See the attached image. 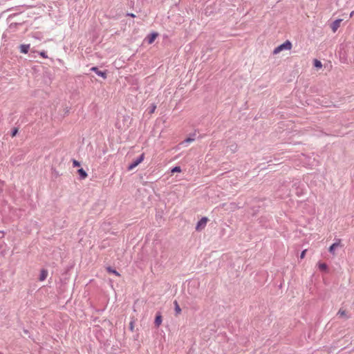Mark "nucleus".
<instances>
[{
	"label": "nucleus",
	"mask_w": 354,
	"mask_h": 354,
	"mask_svg": "<svg viewBox=\"0 0 354 354\" xmlns=\"http://www.w3.org/2000/svg\"><path fill=\"white\" fill-rule=\"evenodd\" d=\"M292 48V43L287 40L284 43L276 47L273 50V54L277 55L282 50H289Z\"/></svg>",
	"instance_id": "obj_1"
},
{
	"label": "nucleus",
	"mask_w": 354,
	"mask_h": 354,
	"mask_svg": "<svg viewBox=\"0 0 354 354\" xmlns=\"http://www.w3.org/2000/svg\"><path fill=\"white\" fill-rule=\"evenodd\" d=\"M145 158L144 153H142L139 157H138L136 160H134L128 167L129 170H132L136 167H137L140 162L143 161Z\"/></svg>",
	"instance_id": "obj_2"
},
{
	"label": "nucleus",
	"mask_w": 354,
	"mask_h": 354,
	"mask_svg": "<svg viewBox=\"0 0 354 354\" xmlns=\"http://www.w3.org/2000/svg\"><path fill=\"white\" fill-rule=\"evenodd\" d=\"M207 222V218L206 217H203L201 218L196 223V230L199 231L203 229L205 227Z\"/></svg>",
	"instance_id": "obj_3"
},
{
	"label": "nucleus",
	"mask_w": 354,
	"mask_h": 354,
	"mask_svg": "<svg viewBox=\"0 0 354 354\" xmlns=\"http://www.w3.org/2000/svg\"><path fill=\"white\" fill-rule=\"evenodd\" d=\"M91 71L95 72L98 76L102 77L104 79L106 78V72L99 71L98 68L95 66L92 67Z\"/></svg>",
	"instance_id": "obj_4"
},
{
	"label": "nucleus",
	"mask_w": 354,
	"mask_h": 354,
	"mask_svg": "<svg viewBox=\"0 0 354 354\" xmlns=\"http://www.w3.org/2000/svg\"><path fill=\"white\" fill-rule=\"evenodd\" d=\"M342 21V19H338L333 22V24H331V29L333 32H335L337 31V30L339 28Z\"/></svg>",
	"instance_id": "obj_5"
},
{
	"label": "nucleus",
	"mask_w": 354,
	"mask_h": 354,
	"mask_svg": "<svg viewBox=\"0 0 354 354\" xmlns=\"http://www.w3.org/2000/svg\"><path fill=\"white\" fill-rule=\"evenodd\" d=\"M158 34L157 32H152L150 35H149L146 37V40L147 41L148 44H151L156 38L158 37Z\"/></svg>",
	"instance_id": "obj_6"
},
{
	"label": "nucleus",
	"mask_w": 354,
	"mask_h": 354,
	"mask_svg": "<svg viewBox=\"0 0 354 354\" xmlns=\"http://www.w3.org/2000/svg\"><path fill=\"white\" fill-rule=\"evenodd\" d=\"M19 48H20L21 53L26 54L29 50L30 45L29 44H21Z\"/></svg>",
	"instance_id": "obj_7"
},
{
	"label": "nucleus",
	"mask_w": 354,
	"mask_h": 354,
	"mask_svg": "<svg viewBox=\"0 0 354 354\" xmlns=\"http://www.w3.org/2000/svg\"><path fill=\"white\" fill-rule=\"evenodd\" d=\"M77 172L80 175V177L81 179H84L87 177V173L86 172V171H84L82 168L81 169H79L77 170Z\"/></svg>",
	"instance_id": "obj_8"
},
{
	"label": "nucleus",
	"mask_w": 354,
	"mask_h": 354,
	"mask_svg": "<svg viewBox=\"0 0 354 354\" xmlns=\"http://www.w3.org/2000/svg\"><path fill=\"white\" fill-rule=\"evenodd\" d=\"M48 276V271L46 270H42L40 273L39 279L40 281H44L46 279Z\"/></svg>",
	"instance_id": "obj_9"
},
{
	"label": "nucleus",
	"mask_w": 354,
	"mask_h": 354,
	"mask_svg": "<svg viewBox=\"0 0 354 354\" xmlns=\"http://www.w3.org/2000/svg\"><path fill=\"white\" fill-rule=\"evenodd\" d=\"M154 323L156 326H159L161 324L162 316L160 314L157 315V316L156 317Z\"/></svg>",
	"instance_id": "obj_10"
},
{
	"label": "nucleus",
	"mask_w": 354,
	"mask_h": 354,
	"mask_svg": "<svg viewBox=\"0 0 354 354\" xmlns=\"http://www.w3.org/2000/svg\"><path fill=\"white\" fill-rule=\"evenodd\" d=\"M339 243H334L329 248V252L332 254L335 253V248L339 246Z\"/></svg>",
	"instance_id": "obj_11"
},
{
	"label": "nucleus",
	"mask_w": 354,
	"mask_h": 354,
	"mask_svg": "<svg viewBox=\"0 0 354 354\" xmlns=\"http://www.w3.org/2000/svg\"><path fill=\"white\" fill-rule=\"evenodd\" d=\"M175 306V312L176 315H178L181 313V308H180L177 301H174V302Z\"/></svg>",
	"instance_id": "obj_12"
},
{
	"label": "nucleus",
	"mask_w": 354,
	"mask_h": 354,
	"mask_svg": "<svg viewBox=\"0 0 354 354\" xmlns=\"http://www.w3.org/2000/svg\"><path fill=\"white\" fill-rule=\"evenodd\" d=\"M107 271L110 273H113L114 274H115L116 276H119L120 274L118 273V271H116L115 270L113 269L111 267H108L106 268Z\"/></svg>",
	"instance_id": "obj_13"
},
{
	"label": "nucleus",
	"mask_w": 354,
	"mask_h": 354,
	"mask_svg": "<svg viewBox=\"0 0 354 354\" xmlns=\"http://www.w3.org/2000/svg\"><path fill=\"white\" fill-rule=\"evenodd\" d=\"M314 66L316 67V68H322V62L319 60L315 59L314 60Z\"/></svg>",
	"instance_id": "obj_14"
},
{
	"label": "nucleus",
	"mask_w": 354,
	"mask_h": 354,
	"mask_svg": "<svg viewBox=\"0 0 354 354\" xmlns=\"http://www.w3.org/2000/svg\"><path fill=\"white\" fill-rule=\"evenodd\" d=\"M180 171H181V168H180V167H178V166L173 167L171 170V173L180 172Z\"/></svg>",
	"instance_id": "obj_15"
},
{
	"label": "nucleus",
	"mask_w": 354,
	"mask_h": 354,
	"mask_svg": "<svg viewBox=\"0 0 354 354\" xmlns=\"http://www.w3.org/2000/svg\"><path fill=\"white\" fill-rule=\"evenodd\" d=\"M319 266V268L322 270H326L327 269V266L326 263H319L318 265Z\"/></svg>",
	"instance_id": "obj_16"
},
{
	"label": "nucleus",
	"mask_w": 354,
	"mask_h": 354,
	"mask_svg": "<svg viewBox=\"0 0 354 354\" xmlns=\"http://www.w3.org/2000/svg\"><path fill=\"white\" fill-rule=\"evenodd\" d=\"M156 109V105L155 104H151V109L149 111V113L151 114V113H154Z\"/></svg>",
	"instance_id": "obj_17"
},
{
	"label": "nucleus",
	"mask_w": 354,
	"mask_h": 354,
	"mask_svg": "<svg viewBox=\"0 0 354 354\" xmlns=\"http://www.w3.org/2000/svg\"><path fill=\"white\" fill-rule=\"evenodd\" d=\"M73 167H80V162H78L77 160H73Z\"/></svg>",
	"instance_id": "obj_18"
},
{
	"label": "nucleus",
	"mask_w": 354,
	"mask_h": 354,
	"mask_svg": "<svg viewBox=\"0 0 354 354\" xmlns=\"http://www.w3.org/2000/svg\"><path fill=\"white\" fill-rule=\"evenodd\" d=\"M17 129H14L12 131V133H11V136L12 137H14L16 136V134L17 133Z\"/></svg>",
	"instance_id": "obj_19"
},
{
	"label": "nucleus",
	"mask_w": 354,
	"mask_h": 354,
	"mask_svg": "<svg viewBox=\"0 0 354 354\" xmlns=\"http://www.w3.org/2000/svg\"><path fill=\"white\" fill-rule=\"evenodd\" d=\"M39 55H40L42 57H44V58H46V57H47V55H46V53L44 51L40 52V53H39Z\"/></svg>",
	"instance_id": "obj_20"
},
{
	"label": "nucleus",
	"mask_w": 354,
	"mask_h": 354,
	"mask_svg": "<svg viewBox=\"0 0 354 354\" xmlns=\"http://www.w3.org/2000/svg\"><path fill=\"white\" fill-rule=\"evenodd\" d=\"M306 250H303V251L301 252V255H300L301 259L304 258L305 254H306Z\"/></svg>",
	"instance_id": "obj_21"
},
{
	"label": "nucleus",
	"mask_w": 354,
	"mask_h": 354,
	"mask_svg": "<svg viewBox=\"0 0 354 354\" xmlns=\"http://www.w3.org/2000/svg\"><path fill=\"white\" fill-rule=\"evenodd\" d=\"M194 140V138H187L185 140V142H193Z\"/></svg>",
	"instance_id": "obj_22"
},
{
	"label": "nucleus",
	"mask_w": 354,
	"mask_h": 354,
	"mask_svg": "<svg viewBox=\"0 0 354 354\" xmlns=\"http://www.w3.org/2000/svg\"><path fill=\"white\" fill-rule=\"evenodd\" d=\"M338 314L340 315L341 316H343L345 315V311L340 310H339Z\"/></svg>",
	"instance_id": "obj_23"
},
{
	"label": "nucleus",
	"mask_w": 354,
	"mask_h": 354,
	"mask_svg": "<svg viewBox=\"0 0 354 354\" xmlns=\"http://www.w3.org/2000/svg\"><path fill=\"white\" fill-rule=\"evenodd\" d=\"M353 15H354V10H353V11H352V12L350 13V15H349V16H350V17H352L353 16Z\"/></svg>",
	"instance_id": "obj_24"
},
{
	"label": "nucleus",
	"mask_w": 354,
	"mask_h": 354,
	"mask_svg": "<svg viewBox=\"0 0 354 354\" xmlns=\"http://www.w3.org/2000/svg\"><path fill=\"white\" fill-rule=\"evenodd\" d=\"M130 328H131V330L133 329V323H131V324H130Z\"/></svg>",
	"instance_id": "obj_25"
},
{
	"label": "nucleus",
	"mask_w": 354,
	"mask_h": 354,
	"mask_svg": "<svg viewBox=\"0 0 354 354\" xmlns=\"http://www.w3.org/2000/svg\"><path fill=\"white\" fill-rule=\"evenodd\" d=\"M129 16L134 17L135 15L133 14H128Z\"/></svg>",
	"instance_id": "obj_26"
},
{
	"label": "nucleus",
	"mask_w": 354,
	"mask_h": 354,
	"mask_svg": "<svg viewBox=\"0 0 354 354\" xmlns=\"http://www.w3.org/2000/svg\"><path fill=\"white\" fill-rule=\"evenodd\" d=\"M3 236V232H0V238Z\"/></svg>",
	"instance_id": "obj_27"
}]
</instances>
